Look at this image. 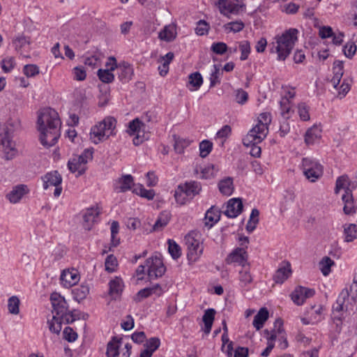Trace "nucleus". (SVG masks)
I'll return each instance as SVG.
<instances>
[{"instance_id":"61","label":"nucleus","mask_w":357,"mask_h":357,"mask_svg":"<svg viewBox=\"0 0 357 357\" xmlns=\"http://www.w3.org/2000/svg\"><path fill=\"white\" fill-rule=\"evenodd\" d=\"M73 77L77 81H83L86 79V73L83 66H77L73 69Z\"/></svg>"},{"instance_id":"18","label":"nucleus","mask_w":357,"mask_h":357,"mask_svg":"<svg viewBox=\"0 0 357 357\" xmlns=\"http://www.w3.org/2000/svg\"><path fill=\"white\" fill-rule=\"evenodd\" d=\"M61 281L63 287L69 288L75 285L79 280V275L75 269L65 270L61 275Z\"/></svg>"},{"instance_id":"46","label":"nucleus","mask_w":357,"mask_h":357,"mask_svg":"<svg viewBox=\"0 0 357 357\" xmlns=\"http://www.w3.org/2000/svg\"><path fill=\"white\" fill-rule=\"evenodd\" d=\"M200 234L197 231H192L189 232L185 236V241L187 248L189 247H192L193 244L196 243L200 242Z\"/></svg>"},{"instance_id":"4","label":"nucleus","mask_w":357,"mask_h":357,"mask_svg":"<svg viewBox=\"0 0 357 357\" xmlns=\"http://www.w3.org/2000/svg\"><path fill=\"white\" fill-rule=\"evenodd\" d=\"M93 149H86L78 156H75L68 162V167L72 173L77 172V176H81L86 172V164L93 159Z\"/></svg>"},{"instance_id":"5","label":"nucleus","mask_w":357,"mask_h":357,"mask_svg":"<svg viewBox=\"0 0 357 357\" xmlns=\"http://www.w3.org/2000/svg\"><path fill=\"white\" fill-rule=\"evenodd\" d=\"M302 168L304 175L311 182L316 181L323 174V166L312 158H303Z\"/></svg>"},{"instance_id":"64","label":"nucleus","mask_w":357,"mask_h":357,"mask_svg":"<svg viewBox=\"0 0 357 357\" xmlns=\"http://www.w3.org/2000/svg\"><path fill=\"white\" fill-rule=\"evenodd\" d=\"M211 50L217 54L222 55L227 52V45L222 42L214 43L211 45Z\"/></svg>"},{"instance_id":"35","label":"nucleus","mask_w":357,"mask_h":357,"mask_svg":"<svg viewBox=\"0 0 357 357\" xmlns=\"http://www.w3.org/2000/svg\"><path fill=\"white\" fill-rule=\"evenodd\" d=\"M218 188L220 192L226 196H229L234 191L233 179L231 177H227L218 183Z\"/></svg>"},{"instance_id":"29","label":"nucleus","mask_w":357,"mask_h":357,"mask_svg":"<svg viewBox=\"0 0 357 357\" xmlns=\"http://www.w3.org/2000/svg\"><path fill=\"white\" fill-rule=\"evenodd\" d=\"M220 217V213L218 208L214 206L211 207L205 214V225L208 228L213 227L216 223Z\"/></svg>"},{"instance_id":"32","label":"nucleus","mask_w":357,"mask_h":357,"mask_svg":"<svg viewBox=\"0 0 357 357\" xmlns=\"http://www.w3.org/2000/svg\"><path fill=\"white\" fill-rule=\"evenodd\" d=\"M291 273L290 265L287 264L286 266L279 268L275 272L273 280L276 283H283L290 275Z\"/></svg>"},{"instance_id":"36","label":"nucleus","mask_w":357,"mask_h":357,"mask_svg":"<svg viewBox=\"0 0 357 357\" xmlns=\"http://www.w3.org/2000/svg\"><path fill=\"white\" fill-rule=\"evenodd\" d=\"M343 227L346 242H352L357 238V225L356 224H345Z\"/></svg>"},{"instance_id":"14","label":"nucleus","mask_w":357,"mask_h":357,"mask_svg":"<svg viewBox=\"0 0 357 357\" xmlns=\"http://www.w3.org/2000/svg\"><path fill=\"white\" fill-rule=\"evenodd\" d=\"M243 203L240 198H232L227 202L225 215L230 218H236L243 211Z\"/></svg>"},{"instance_id":"40","label":"nucleus","mask_w":357,"mask_h":357,"mask_svg":"<svg viewBox=\"0 0 357 357\" xmlns=\"http://www.w3.org/2000/svg\"><path fill=\"white\" fill-rule=\"evenodd\" d=\"M252 278L250 273L249 266L243 267L241 271H239V284L241 287H246L248 284L251 283Z\"/></svg>"},{"instance_id":"2","label":"nucleus","mask_w":357,"mask_h":357,"mask_svg":"<svg viewBox=\"0 0 357 357\" xmlns=\"http://www.w3.org/2000/svg\"><path fill=\"white\" fill-rule=\"evenodd\" d=\"M297 33L296 29H289L281 36H276L269 44L271 52L278 54V60L284 61L290 54L297 40Z\"/></svg>"},{"instance_id":"53","label":"nucleus","mask_w":357,"mask_h":357,"mask_svg":"<svg viewBox=\"0 0 357 357\" xmlns=\"http://www.w3.org/2000/svg\"><path fill=\"white\" fill-rule=\"evenodd\" d=\"M160 345V340L158 337H151L144 344V347L146 349L153 354L155 351H156Z\"/></svg>"},{"instance_id":"28","label":"nucleus","mask_w":357,"mask_h":357,"mask_svg":"<svg viewBox=\"0 0 357 357\" xmlns=\"http://www.w3.org/2000/svg\"><path fill=\"white\" fill-rule=\"evenodd\" d=\"M187 249V257L188 260L191 262H195L202 255L204 247L200 241L193 244L192 247H189Z\"/></svg>"},{"instance_id":"9","label":"nucleus","mask_w":357,"mask_h":357,"mask_svg":"<svg viewBox=\"0 0 357 357\" xmlns=\"http://www.w3.org/2000/svg\"><path fill=\"white\" fill-rule=\"evenodd\" d=\"M43 181L44 189H47L50 186H54V195L57 197L60 196L62 188L61 183L62 182V177L57 171H53L47 173L44 176L42 177Z\"/></svg>"},{"instance_id":"49","label":"nucleus","mask_w":357,"mask_h":357,"mask_svg":"<svg viewBox=\"0 0 357 357\" xmlns=\"http://www.w3.org/2000/svg\"><path fill=\"white\" fill-rule=\"evenodd\" d=\"M190 145V141L174 137V150L178 153H182L184 149Z\"/></svg>"},{"instance_id":"30","label":"nucleus","mask_w":357,"mask_h":357,"mask_svg":"<svg viewBox=\"0 0 357 357\" xmlns=\"http://www.w3.org/2000/svg\"><path fill=\"white\" fill-rule=\"evenodd\" d=\"M216 312L213 308H209L205 310L202 317L203 322L204 324V331L206 334H208L211 332L213 323L215 319V314Z\"/></svg>"},{"instance_id":"23","label":"nucleus","mask_w":357,"mask_h":357,"mask_svg":"<svg viewBox=\"0 0 357 357\" xmlns=\"http://www.w3.org/2000/svg\"><path fill=\"white\" fill-rule=\"evenodd\" d=\"M179 185L180 188L183 189L182 191H184L185 195L189 196L190 198L198 195L202 190L200 183L197 181L186 182L185 184Z\"/></svg>"},{"instance_id":"3","label":"nucleus","mask_w":357,"mask_h":357,"mask_svg":"<svg viewBox=\"0 0 357 357\" xmlns=\"http://www.w3.org/2000/svg\"><path fill=\"white\" fill-rule=\"evenodd\" d=\"M116 123V121L114 118L108 116L93 126L90 132V138L92 142L97 144L106 140L110 135H113Z\"/></svg>"},{"instance_id":"39","label":"nucleus","mask_w":357,"mask_h":357,"mask_svg":"<svg viewBox=\"0 0 357 357\" xmlns=\"http://www.w3.org/2000/svg\"><path fill=\"white\" fill-rule=\"evenodd\" d=\"M89 294V287L85 284L77 287L73 290V297L78 302L85 299Z\"/></svg>"},{"instance_id":"10","label":"nucleus","mask_w":357,"mask_h":357,"mask_svg":"<svg viewBox=\"0 0 357 357\" xmlns=\"http://www.w3.org/2000/svg\"><path fill=\"white\" fill-rule=\"evenodd\" d=\"M227 264H237L242 267L248 266V254L243 248H237L234 250L225 259Z\"/></svg>"},{"instance_id":"38","label":"nucleus","mask_w":357,"mask_h":357,"mask_svg":"<svg viewBox=\"0 0 357 357\" xmlns=\"http://www.w3.org/2000/svg\"><path fill=\"white\" fill-rule=\"evenodd\" d=\"M171 215L167 211L162 212L153 227V231H159L164 228L169 222Z\"/></svg>"},{"instance_id":"41","label":"nucleus","mask_w":357,"mask_h":357,"mask_svg":"<svg viewBox=\"0 0 357 357\" xmlns=\"http://www.w3.org/2000/svg\"><path fill=\"white\" fill-rule=\"evenodd\" d=\"M319 265L322 274L327 276L331 273V268L335 265V262L329 257H324L319 261Z\"/></svg>"},{"instance_id":"11","label":"nucleus","mask_w":357,"mask_h":357,"mask_svg":"<svg viewBox=\"0 0 357 357\" xmlns=\"http://www.w3.org/2000/svg\"><path fill=\"white\" fill-rule=\"evenodd\" d=\"M314 293L313 289L299 286L291 294V298L295 304L301 305L304 303L306 298L312 297Z\"/></svg>"},{"instance_id":"60","label":"nucleus","mask_w":357,"mask_h":357,"mask_svg":"<svg viewBox=\"0 0 357 357\" xmlns=\"http://www.w3.org/2000/svg\"><path fill=\"white\" fill-rule=\"evenodd\" d=\"M119 225L116 221H113L111 225L112 244L113 246H117L119 243V238H116V235L119 233Z\"/></svg>"},{"instance_id":"42","label":"nucleus","mask_w":357,"mask_h":357,"mask_svg":"<svg viewBox=\"0 0 357 357\" xmlns=\"http://www.w3.org/2000/svg\"><path fill=\"white\" fill-rule=\"evenodd\" d=\"M225 31L227 33H238L245 27L244 23L241 20L230 22L224 25Z\"/></svg>"},{"instance_id":"37","label":"nucleus","mask_w":357,"mask_h":357,"mask_svg":"<svg viewBox=\"0 0 357 357\" xmlns=\"http://www.w3.org/2000/svg\"><path fill=\"white\" fill-rule=\"evenodd\" d=\"M283 321L281 319H277L274 322V328L271 331V334L270 337H267V342H271L274 343V341L276 340L278 337H280L282 333H284L283 329Z\"/></svg>"},{"instance_id":"48","label":"nucleus","mask_w":357,"mask_h":357,"mask_svg":"<svg viewBox=\"0 0 357 357\" xmlns=\"http://www.w3.org/2000/svg\"><path fill=\"white\" fill-rule=\"evenodd\" d=\"M168 250L173 259H176L181 255L180 246L173 240H168Z\"/></svg>"},{"instance_id":"19","label":"nucleus","mask_w":357,"mask_h":357,"mask_svg":"<svg viewBox=\"0 0 357 357\" xmlns=\"http://www.w3.org/2000/svg\"><path fill=\"white\" fill-rule=\"evenodd\" d=\"M52 307V313L55 314L53 316L61 317L63 319H66L67 323L73 322L75 320L72 314L70 315L67 313L68 305L66 300H61V303H57L56 305Z\"/></svg>"},{"instance_id":"51","label":"nucleus","mask_w":357,"mask_h":357,"mask_svg":"<svg viewBox=\"0 0 357 357\" xmlns=\"http://www.w3.org/2000/svg\"><path fill=\"white\" fill-rule=\"evenodd\" d=\"M347 188H349L348 176L346 175H343V176L338 177L336 181L335 193L338 194L341 189H344V191H345Z\"/></svg>"},{"instance_id":"15","label":"nucleus","mask_w":357,"mask_h":357,"mask_svg":"<svg viewBox=\"0 0 357 357\" xmlns=\"http://www.w3.org/2000/svg\"><path fill=\"white\" fill-rule=\"evenodd\" d=\"M100 213L98 207H92L87 208L83 215V227L89 231L91 229L93 224L97 222V218Z\"/></svg>"},{"instance_id":"62","label":"nucleus","mask_w":357,"mask_h":357,"mask_svg":"<svg viewBox=\"0 0 357 357\" xmlns=\"http://www.w3.org/2000/svg\"><path fill=\"white\" fill-rule=\"evenodd\" d=\"M248 99V94L242 89H237L235 91V100L237 103L243 105Z\"/></svg>"},{"instance_id":"59","label":"nucleus","mask_w":357,"mask_h":357,"mask_svg":"<svg viewBox=\"0 0 357 357\" xmlns=\"http://www.w3.org/2000/svg\"><path fill=\"white\" fill-rule=\"evenodd\" d=\"M271 121V115L268 113H261L258 117V122L257 123V126L261 127L264 126L266 130L268 132V125Z\"/></svg>"},{"instance_id":"13","label":"nucleus","mask_w":357,"mask_h":357,"mask_svg":"<svg viewBox=\"0 0 357 357\" xmlns=\"http://www.w3.org/2000/svg\"><path fill=\"white\" fill-rule=\"evenodd\" d=\"M2 151L3 158L6 160L13 159L17 155L15 142L10 139L8 135L6 134L1 139Z\"/></svg>"},{"instance_id":"54","label":"nucleus","mask_w":357,"mask_h":357,"mask_svg":"<svg viewBox=\"0 0 357 357\" xmlns=\"http://www.w3.org/2000/svg\"><path fill=\"white\" fill-rule=\"evenodd\" d=\"M239 49L241 51V60H246L250 53V44L248 40H243L239 43Z\"/></svg>"},{"instance_id":"31","label":"nucleus","mask_w":357,"mask_h":357,"mask_svg":"<svg viewBox=\"0 0 357 357\" xmlns=\"http://www.w3.org/2000/svg\"><path fill=\"white\" fill-rule=\"evenodd\" d=\"M280 115L284 120H287L291 117L293 110L291 109V101L287 96L281 98L280 101Z\"/></svg>"},{"instance_id":"55","label":"nucleus","mask_w":357,"mask_h":357,"mask_svg":"<svg viewBox=\"0 0 357 357\" xmlns=\"http://www.w3.org/2000/svg\"><path fill=\"white\" fill-rule=\"evenodd\" d=\"M213 144L208 140H203L199 144L200 156L202 158L206 157L212 151Z\"/></svg>"},{"instance_id":"22","label":"nucleus","mask_w":357,"mask_h":357,"mask_svg":"<svg viewBox=\"0 0 357 357\" xmlns=\"http://www.w3.org/2000/svg\"><path fill=\"white\" fill-rule=\"evenodd\" d=\"M133 184V177L130 174L124 175L116 181L114 190L117 192H123L130 190Z\"/></svg>"},{"instance_id":"52","label":"nucleus","mask_w":357,"mask_h":357,"mask_svg":"<svg viewBox=\"0 0 357 357\" xmlns=\"http://www.w3.org/2000/svg\"><path fill=\"white\" fill-rule=\"evenodd\" d=\"M214 71L211 74L210 87H214L216 84L220 83V78L222 74L218 65H214Z\"/></svg>"},{"instance_id":"33","label":"nucleus","mask_w":357,"mask_h":357,"mask_svg":"<svg viewBox=\"0 0 357 357\" xmlns=\"http://www.w3.org/2000/svg\"><path fill=\"white\" fill-rule=\"evenodd\" d=\"M109 294L111 296H119L123 291V282L121 278L116 277L114 279L110 280Z\"/></svg>"},{"instance_id":"56","label":"nucleus","mask_w":357,"mask_h":357,"mask_svg":"<svg viewBox=\"0 0 357 357\" xmlns=\"http://www.w3.org/2000/svg\"><path fill=\"white\" fill-rule=\"evenodd\" d=\"M298 113L301 120H310L309 107L305 102H301L298 105Z\"/></svg>"},{"instance_id":"43","label":"nucleus","mask_w":357,"mask_h":357,"mask_svg":"<svg viewBox=\"0 0 357 357\" xmlns=\"http://www.w3.org/2000/svg\"><path fill=\"white\" fill-rule=\"evenodd\" d=\"M133 191L137 195L146 198L148 200H152L155 197V191L153 190H146L142 185H138L136 186Z\"/></svg>"},{"instance_id":"20","label":"nucleus","mask_w":357,"mask_h":357,"mask_svg":"<svg viewBox=\"0 0 357 357\" xmlns=\"http://www.w3.org/2000/svg\"><path fill=\"white\" fill-rule=\"evenodd\" d=\"M342 200L344 203L343 211L346 215H352L356 213V207L349 188H347L345 193L342 196Z\"/></svg>"},{"instance_id":"44","label":"nucleus","mask_w":357,"mask_h":357,"mask_svg":"<svg viewBox=\"0 0 357 357\" xmlns=\"http://www.w3.org/2000/svg\"><path fill=\"white\" fill-rule=\"evenodd\" d=\"M20 301L17 296H13L8 298V309L10 314H18L20 312Z\"/></svg>"},{"instance_id":"24","label":"nucleus","mask_w":357,"mask_h":357,"mask_svg":"<svg viewBox=\"0 0 357 357\" xmlns=\"http://www.w3.org/2000/svg\"><path fill=\"white\" fill-rule=\"evenodd\" d=\"M121 338L113 337L107 344V357H117L119 355V347L121 344Z\"/></svg>"},{"instance_id":"17","label":"nucleus","mask_w":357,"mask_h":357,"mask_svg":"<svg viewBox=\"0 0 357 357\" xmlns=\"http://www.w3.org/2000/svg\"><path fill=\"white\" fill-rule=\"evenodd\" d=\"M143 125V123L139 120V119H135L129 123L128 126V133L130 135H134L137 133L136 136L133 138L132 142L135 146H138L141 144L144 140L146 139L144 137V135L142 136L140 135V126Z\"/></svg>"},{"instance_id":"16","label":"nucleus","mask_w":357,"mask_h":357,"mask_svg":"<svg viewBox=\"0 0 357 357\" xmlns=\"http://www.w3.org/2000/svg\"><path fill=\"white\" fill-rule=\"evenodd\" d=\"M29 192L28 186L24 184H19L14 186L12 190L7 194L6 198L12 204L18 203L22 198Z\"/></svg>"},{"instance_id":"21","label":"nucleus","mask_w":357,"mask_h":357,"mask_svg":"<svg viewBox=\"0 0 357 357\" xmlns=\"http://www.w3.org/2000/svg\"><path fill=\"white\" fill-rule=\"evenodd\" d=\"M116 69L118 70L119 78L123 82L129 81L133 75V68L127 62L120 63Z\"/></svg>"},{"instance_id":"63","label":"nucleus","mask_w":357,"mask_h":357,"mask_svg":"<svg viewBox=\"0 0 357 357\" xmlns=\"http://www.w3.org/2000/svg\"><path fill=\"white\" fill-rule=\"evenodd\" d=\"M23 73L27 77H33L39 73V68L35 64H27L24 66Z\"/></svg>"},{"instance_id":"27","label":"nucleus","mask_w":357,"mask_h":357,"mask_svg":"<svg viewBox=\"0 0 357 357\" xmlns=\"http://www.w3.org/2000/svg\"><path fill=\"white\" fill-rule=\"evenodd\" d=\"M176 37V26L174 24H169L164 27V29L160 31L158 38L161 40L166 42H171L174 40Z\"/></svg>"},{"instance_id":"26","label":"nucleus","mask_w":357,"mask_h":357,"mask_svg":"<svg viewBox=\"0 0 357 357\" xmlns=\"http://www.w3.org/2000/svg\"><path fill=\"white\" fill-rule=\"evenodd\" d=\"M343 62L341 61H335L333 63V77L331 79V83L333 85L335 89H337V86L340 84L342 77L343 75Z\"/></svg>"},{"instance_id":"57","label":"nucleus","mask_w":357,"mask_h":357,"mask_svg":"<svg viewBox=\"0 0 357 357\" xmlns=\"http://www.w3.org/2000/svg\"><path fill=\"white\" fill-rule=\"evenodd\" d=\"M13 43L17 51L20 52L23 47L29 46L30 44L29 39L25 36H19L13 40Z\"/></svg>"},{"instance_id":"12","label":"nucleus","mask_w":357,"mask_h":357,"mask_svg":"<svg viewBox=\"0 0 357 357\" xmlns=\"http://www.w3.org/2000/svg\"><path fill=\"white\" fill-rule=\"evenodd\" d=\"M218 5L221 13L227 17L230 14H238L243 7V5L232 2L230 0H219Z\"/></svg>"},{"instance_id":"1","label":"nucleus","mask_w":357,"mask_h":357,"mask_svg":"<svg viewBox=\"0 0 357 357\" xmlns=\"http://www.w3.org/2000/svg\"><path fill=\"white\" fill-rule=\"evenodd\" d=\"M37 124L40 132V141L45 147L54 146L61 135V122L57 112L52 108L41 109Z\"/></svg>"},{"instance_id":"6","label":"nucleus","mask_w":357,"mask_h":357,"mask_svg":"<svg viewBox=\"0 0 357 357\" xmlns=\"http://www.w3.org/2000/svg\"><path fill=\"white\" fill-rule=\"evenodd\" d=\"M356 304L354 296H349V292L347 289H344L339 294L336 303L333 305L334 313L341 312H351L354 310Z\"/></svg>"},{"instance_id":"8","label":"nucleus","mask_w":357,"mask_h":357,"mask_svg":"<svg viewBox=\"0 0 357 357\" xmlns=\"http://www.w3.org/2000/svg\"><path fill=\"white\" fill-rule=\"evenodd\" d=\"M268 132L264 126L260 128L256 124L243 137V144L248 147L254 144H259L266 137Z\"/></svg>"},{"instance_id":"25","label":"nucleus","mask_w":357,"mask_h":357,"mask_svg":"<svg viewBox=\"0 0 357 357\" xmlns=\"http://www.w3.org/2000/svg\"><path fill=\"white\" fill-rule=\"evenodd\" d=\"M268 315L269 313L266 307H261L259 310L257 314L255 316L252 322V325L257 331L260 330L264 326V323L268 319Z\"/></svg>"},{"instance_id":"50","label":"nucleus","mask_w":357,"mask_h":357,"mask_svg":"<svg viewBox=\"0 0 357 357\" xmlns=\"http://www.w3.org/2000/svg\"><path fill=\"white\" fill-rule=\"evenodd\" d=\"M63 320V319H61V317L53 316L52 321L49 322V328L50 331L54 333L59 334L61 330V324Z\"/></svg>"},{"instance_id":"58","label":"nucleus","mask_w":357,"mask_h":357,"mask_svg":"<svg viewBox=\"0 0 357 357\" xmlns=\"http://www.w3.org/2000/svg\"><path fill=\"white\" fill-rule=\"evenodd\" d=\"M105 266L107 271L109 273L114 272L117 266L116 258L113 255L107 256L105 259Z\"/></svg>"},{"instance_id":"7","label":"nucleus","mask_w":357,"mask_h":357,"mask_svg":"<svg viewBox=\"0 0 357 357\" xmlns=\"http://www.w3.org/2000/svg\"><path fill=\"white\" fill-rule=\"evenodd\" d=\"M146 266L148 268V276L151 280L162 277L166 271L162 259L156 255L146 260Z\"/></svg>"},{"instance_id":"34","label":"nucleus","mask_w":357,"mask_h":357,"mask_svg":"<svg viewBox=\"0 0 357 357\" xmlns=\"http://www.w3.org/2000/svg\"><path fill=\"white\" fill-rule=\"evenodd\" d=\"M321 137V130L317 126L308 129L305 135V142L307 144H313Z\"/></svg>"},{"instance_id":"47","label":"nucleus","mask_w":357,"mask_h":357,"mask_svg":"<svg viewBox=\"0 0 357 357\" xmlns=\"http://www.w3.org/2000/svg\"><path fill=\"white\" fill-rule=\"evenodd\" d=\"M202 83L203 79L199 73H193L189 75V84L194 87V90L199 89Z\"/></svg>"},{"instance_id":"45","label":"nucleus","mask_w":357,"mask_h":357,"mask_svg":"<svg viewBox=\"0 0 357 357\" xmlns=\"http://www.w3.org/2000/svg\"><path fill=\"white\" fill-rule=\"evenodd\" d=\"M97 75L101 82L107 84L112 82L114 79V75L109 70L99 69Z\"/></svg>"}]
</instances>
